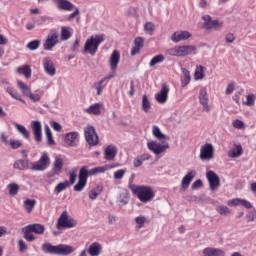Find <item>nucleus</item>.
Instances as JSON below:
<instances>
[{"mask_svg":"<svg viewBox=\"0 0 256 256\" xmlns=\"http://www.w3.org/2000/svg\"><path fill=\"white\" fill-rule=\"evenodd\" d=\"M144 30L147 35H153V31H155V25L151 22H147L144 26Z\"/></svg>","mask_w":256,"mask_h":256,"instance_id":"nucleus-55","label":"nucleus"},{"mask_svg":"<svg viewBox=\"0 0 256 256\" xmlns=\"http://www.w3.org/2000/svg\"><path fill=\"white\" fill-rule=\"evenodd\" d=\"M65 143L68 147H77L79 145V132L73 131L66 133Z\"/></svg>","mask_w":256,"mask_h":256,"instance_id":"nucleus-17","label":"nucleus"},{"mask_svg":"<svg viewBox=\"0 0 256 256\" xmlns=\"http://www.w3.org/2000/svg\"><path fill=\"white\" fill-rule=\"evenodd\" d=\"M227 205L229 207H245V209H253V205L251 204V202L242 199V198H234L231 199L227 202Z\"/></svg>","mask_w":256,"mask_h":256,"instance_id":"nucleus-19","label":"nucleus"},{"mask_svg":"<svg viewBox=\"0 0 256 256\" xmlns=\"http://www.w3.org/2000/svg\"><path fill=\"white\" fill-rule=\"evenodd\" d=\"M134 167H141L143 165V162L141 161L140 157H136L133 161Z\"/></svg>","mask_w":256,"mask_h":256,"instance_id":"nucleus-64","label":"nucleus"},{"mask_svg":"<svg viewBox=\"0 0 256 256\" xmlns=\"http://www.w3.org/2000/svg\"><path fill=\"white\" fill-rule=\"evenodd\" d=\"M17 87L18 89H20L24 97H28L29 95H31V86L25 84V82L17 81Z\"/></svg>","mask_w":256,"mask_h":256,"instance_id":"nucleus-38","label":"nucleus"},{"mask_svg":"<svg viewBox=\"0 0 256 256\" xmlns=\"http://www.w3.org/2000/svg\"><path fill=\"white\" fill-rule=\"evenodd\" d=\"M152 135L155 139H158V141H165L167 139V135L163 134L159 126H152Z\"/></svg>","mask_w":256,"mask_h":256,"instance_id":"nucleus-36","label":"nucleus"},{"mask_svg":"<svg viewBox=\"0 0 256 256\" xmlns=\"http://www.w3.org/2000/svg\"><path fill=\"white\" fill-rule=\"evenodd\" d=\"M206 178L208 179L210 189L212 191H217V189L220 185L219 176L214 171L210 170L206 173Z\"/></svg>","mask_w":256,"mask_h":256,"instance_id":"nucleus-16","label":"nucleus"},{"mask_svg":"<svg viewBox=\"0 0 256 256\" xmlns=\"http://www.w3.org/2000/svg\"><path fill=\"white\" fill-rule=\"evenodd\" d=\"M57 43H59V33H57V30H51L43 43V49L45 51H51Z\"/></svg>","mask_w":256,"mask_h":256,"instance_id":"nucleus-10","label":"nucleus"},{"mask_svg":"<svg viewBox=\"0 0 256 256\" xmlns=\"http://www.w3.org/2000/svg\"><path fill=\"white\" fill-rule=\"evenodd\" d=\"M107 85L108 84L106 82H104L103 79L95 82L93 88L96 91V95H98V96L101 95L103 93V89H105L107 87Z\"/></svg>","mask_w":256,"mask_h":256,"instance_id":"nucleus-40","label":"nucleus"},{"mask_svg":"<svg viewBox=\"0 0 256 256\" xmlns=\"http://www.w3.org/2000/svg\"><path fill=\"white\" fill-rule=\"evenodd\" d=\"M117 157V147L109 145L104 151V159L106 161H113Z\"/></svg>","mask_w":256,"mask_h":256,"instance_id":"nucleus-29","label":"nucleus"},{"mask_svg":"<svg viewBox=\"0 0 256 256\" xmlns=\"http://www.w3.org/2000/svg\"><path fill=\"white\" fill-rule=\"evenodd\" d=\"M199 159L201 161H211L215 159V146L211 143H205L200 147Z\"/></svg>","mask_w":256,"mask_h":256,"instance_id":"nucleus-7","label":"nucleus"},{"mask_svg":"<svg viewBox=\"0 0 256 256\" xmlns=\"http://www.w3.org/2000/svg\"><path fill=\"white\" fill-rule=\"evenodd\" d=\"M203 256H225V252L221 248L206 247L202 250Z\"/></svg>","mask_w":256,"mask_h":256,"instance_id":"nucleus-26","label":"nucleus"},{"mask_svg":"<svg viewBox=\"0 0 256 256\" xmlns=\"http://www.w3.org/2000/svg\"><path fill=\"white\" fill-rule=\"evenodd\" d=\"M255 94H248L246 96V101L243 102V105H246L247 107H253L255 105Z\"/></svg>","mask_w":256,"mask_h":256,"instance_id":"nucleus-50","label":"nucleus"},{"mask_svg":"<svg viewBox=\"0 0 256 256\" xmlns=\"http://www.w3.org/2000/svg\"><path fill=\"white\" fill-rule=\"evenodd\" d=\"M205 77V67L199 65L195 69L194 79L195 81H201Z\"/></svg>","mask_w":256,"mask_h":256,"instance_id":"nucleus-41","label":"nucleus"},{"mask_svg":"<svg viewBox=\"0 0 256 256\" xmlns=\"http://www.w3.org/2000/svg\"><path fill=\"white\" fill-rule=\"evenodd\" d=\"M31 129L34 135V141H36V143H41V141H43V125L41 124V121H32Z\"/></svg>","mask_w":256,"mask_h":256,"instance_id":"nucleus-12","label":"nucleus"},{"mask_svg":"<svg viewBox=\"0 0 256 256\" xmlns=\"http://www.w3.org/2000/svg\"><path fill=\"white\" fill-rule=\"evenodd\" d=\"M216 211H217V213H219V215H224V216H227L231 213V210L227 206H224V205L218 206L216 208Z\"/></svg>","mask_w":256,"mask_h":256,"instance_id":"nucleus-53","label":"nucleus"},{"mask_svg":"<svg viewBox=\"0 0 256 256\" xmlns=\"http://www.w3.org/2000/svg\"><path fill=\"white\" fill-rule=\"evenodd\" d=\"M87 179H89V170H87V167L84 166L80 169L78 175V182L74 186V191H83V189H85V187L87 186Z\"/></svg>","mask_w":256,"mask_h":256,"instance_id":"nucleus-9","label":"nucleus"},{"mask_svg":"<svg viewBox=\"0 0 256 256\" xmlns=\"http://www.w3.org/2000/svg\"><path fill=\"white\" fill-rule=\"evenodd\" d=\"M16 131L24 138V139H29L30 137V133L29 130H27V128L21 124L18 123H13Z\"/></svg>","mask_w":256,"mask_h":256,"instance_id":"nucleus-37","label":"nucleus"},{"mask_svg":"<svg viewBox=\"0 0 256 256\" xmlns=\"http://www.w3.org/2000/svg\"><path fill=\"white\" fill-rule=\"evenodd\" d=\"M53 3L60 11H73L75 9V5L69 0H53Z\"/></svg>","mask_w":256,"mask_h":256,"instance_id":"nucleus-24","label":"nucleus"},{"mask_svg":"<svg viewBox=\"0 0 256 256\" xmlns=\"http://www.w3.org/2000/svg\"><path fill=\"white\" fill-rule=\"evenodd\" d=\"M137 229H143L145 225L149 224V218L147 216L139 215L134 219Z\"/></svg>","mask_w":256,"mask_h":256,"instance_id":"nucleus-35","label":"nucleus"},{"mask_svg":"<svg viewBox=\"0 0 256 256\" xmlns=\"http://www.w3.org/2000/svg\"><path fill=\"white\" fill-rule=\"evenodd\" d=\"M42 65L46 75H49V77H55L57 74V69L55 68L53 60H51L49 57H46L43 59Z\"/></svg>","mask_w":256,"mask_h":256,"instance_id":"nucleus-15","label":"nucleus"},{"mask_svg":"<svg viewBox=\"0 0 256 256\" xmlns=\"http://www.w3.org/2000/svg\"><path fill=\"white\" fill-rule=\"evenodd\" d=\"M101 191H103V188L99 186L97 188L90 190L89 199L95 200L97 197H99V195H101Z\"/></svg>","mask_w":256,"mask_h":256,"instance_id":"nucleus-51","label":"nucleus"},{"mask_svg":"<svg viewBox=\"0 0 256 256\" xmlns=\"http://www.w3.org/2000/svg\"><path fill=\"white\" fill-rule=\"evenodd\" d=\"M118 202L120 203V205H127V203H129V191L122 190L120 192Z\"/></svg>","mask_w":256,"mask_h":256,"instance_id":"nucleus-43","label":"nucleus"},{"mask_svg":"<svg viewBox=\"0 0 256 256\" xmlns=\"http://www.w3.org/2000/svg\"><path fill=\"white\" fill-rule=\"evenodd\" d=\"M7 187L9 190V195H11V197H15V195L19 193V185L17 183H10Z\"/></svg>","mask_w":256,"mask_h":256,"instance_id":"nucleus-48","label":"nucleus"},{"mask_svg":"<svg viewBox=\"0 0 256 256\" xmlns=\"http://www.w3.org/2000/svg\"><path fill=\"white\" fill-rule=\"evenodd\" d=\"M35 205H37V201L31 200V199H26L24 201V209L27 211V213H31L33 209H35Z\"/></svg>","mask_w":256,"mask_h":256,"instance_id":"nucleus-45","label":"nucleus"},{"mask_svg":"<svg viewBox=\"0 0 256 256\" xmlns=\"http://www.w3.org/2000/svg\"><path fill=\"white\" fill-rule=\"evenodd\" d=\"M121 61V53L118 50H114L109 59V65L111 71L115 73L117 71V67L119 66V62Z\"/></svg>","mask_w":256,"mask_h":256,"instance_id":"nucleus-22","label":"nucleus"},{"mask_svg":"<svg viewBox=\"0 0 256 256\" xmlns=\"http://www.w3.org/2000/svg\"><path fill=\"white\" fill-rule=\"evenodd\" d=\"M17 73H19L20 75H24V77H26V79H29V77H31V67L28 65L18 67Z\"/></svg>","mask_w":256,"mask_h":256,"instance_id":"nucleus-44","label":"nucleus"},{"mask_svg":"<svg viewBox=\"0 0 256 256\" xmlns=\"http://www.w3.org/2000/svg\"><path fill=\"white\" fill-rule=\"evenodd\" d=\"M84 135L88 145L91 147H95V145L99 144V136L93 126L86 127L84 129Z\"/></svg>","mask_w":256,"mask_h":256,"instance_id":"nucleus-11","label":"nucleus"},{"mask_svg":"<svg viewBox=\"0 0 256 256\" xmlns=\"http://www.w3.org/2000/svg\"><path fill=\"white\" fill-rule=\"evenodd\" d=\"M22 232L24 234V239L31 243L35 241V236L33 235V233H35L36 235H43L45 233V226H43V224H30L25 226L22 229Z\"/></svg>","mask_w":256,"mask_h":256,"instance_id":"nucleus-5","label":"nucleus"},{"mask_svg":"<svg viewBox=\"0 0 256 256\" xmlns=\"http://www.w3.org/2000/svg\"><path fill=\"white\" fill-rule=\"evenodd\" d=\"M70 187L71 184L69 183V180L59 182L54 188V194L59 195L60 193H63V191H67Z\"/></svg>","mask_w":256,"mask_h":256,"instance_id":"nucleus-32","label":"nucleus"},{"mask_svg":"<svg viewBox=\"0 0 256 256\" xmlns=\"http://www.w3.org/2000/svg\"><path fill=\"white\" fill-rule=\"evenodd\" d=\"M41 249L46 255L69 256L75 253V247L68 244L53 245L46 242L42 244Z\"/></svg>","mask_w":256,"mask_h":256,"instance_id":"nucleus-1","label":"nucleus"},{"mask_svg":"<svg viewBox=\"0 0 256 256\" xmlns=\"http://www.w3.org/2000/svg\"><path fill=\"white\" fill-rule=\"evenodd\" d=\"M73 227H77V221L69 216V213H67V211L62 212L57 221V229H73Z\"/></svg>","mask_w":256,"mask_h":256,"instance_id":"nucleus-6","label":"nucleus"},{"mask_svg":"<svg viewBox=\"0 0 256 256\" xmlns=\"http://www.w3.org/2000/svg\"><path fill=\"white\" fill-rule=\"evenodd\" d=\"M51 165V158L47 152H43L38 161L31 166L32 171H45Z\"/></svg>","mask_w":256,"mask_h":256,"instance_id":"nucleus-8","label":"nucleus"},{"mask_svg":"<svg viewBox=\"0 0 256 256\" xmlns=\"http://www.w3.org/2000/svg\"><path fill=\"white\" fill-rule=\"evenodd\" d=\"M150 109H151V102L149 101V98H147V95H143L142 111H144V113H149Z\"/></svg>","mask_w":256,"mask_h":256,"instance_id":"nucleus-47","label":"nucleus"},{"mask_svg":"<svg viewBox=\"0 0 256 256\" xmlns=\"http://www.w3.org/2000/svg\"><path fill=\"white\" fill-rule=\"evenodd\" d=\"M50 127H52V129L54 131H57L58 133H61L63 126H61V124H59L58 122L55 121H50Z\"/></svg>","mask_w":256,"mask_h":256,"instance_id":"nucleus-59","label":"nucleus"},{"mask_svg":"<svg viewBox=\"0 0 256 256\" xmlns=\"http://www.w3.org/2000/svg\"><path fill=\"white\" fill-rule=\"evenodd\" d=\"M27 97H29V99L33 101V103H37L38 101H41V94L39 93L33 94V92H31L30 94H28Z\"/></svg>","mask_w":256,"mask_h":256,"instance_id":"nucleus-58","label":"nucleus"},{"mask_svg":"<svg viewBox=\"0 0 256 256\" xmlns=\"http://www.w3.org/2000/svg\"><path fill=\"white\" fill-rule=\"evenodd\" d=\"M155 99L160 105L167 103V99H169V84H162L160 91L155 95Z\"/></svg>","mask_w":256,"mask_h":256,"instance_id":"nucleus-14","label":"nucleus"},{"mask_svg":"<svg viewBox=\"0 0 256 256\" xmlns=\"http://www.w3.org/2000/svg\"><path fill=\"white\" fill-rule=\"evenodd\" d=\"M192 36L189 31H177L171 35V41H173V43H181V41L191 39Z\"/></svg>","mask_w":256,"mask_h":256,"instance_id":"nucleus-18","label":"nucleus"},{"mask_svg":"<svg viewBox=\"0 0 256 256\" xmlns=\"http://www.w3.org/2000/svg\"><path fill=\"white\" fill-rule=\"evenodd\" d=\"M41 45L40 40H33L27 44V48L30 51H37V48Z\"/></svg>","mask_w":256,"mask_h":256,"instance_id":"nucleus-54","label":"nucleus"},{"mask_svg":"<svg viewBox=\"0 0 256 256\" xmlns=\"http://www.w3.org/2000/svg\"><path fill=\"white\" fill-rule=\"evenodd\" d=\"M6 91L12 97V99H16L17 101L24 103L23 99H21V95H19V92H17L15 88L8 86Z\"/></svg>","mask_w":256,"mask_h":256,"instance_id":"nucleus-42","label":"nucleus"},{"mask_svg":"<svg viewBox=\"0 0 256 256\" xmlns=\"http://www.w3.org/2000/svg\"><path fill=\"white\" fill-rule=\"evenodd\" d=\"M243 155V147L241 145H236L235 148L231 149L228 152V157L232 159H237Z\"/></svg>","mask_w":256,"mask_h":256,"instance_id":"nucleus-34","label":"nucleus"},{"mask_svg":"<svg viewBox=\"0 0 256 256\" xmlns=\"http://www.w3.org/2000/svg\"><path fill=\"white\" fill-rule=\"evenodd\" d=\"M87 253L89 256H101L103 253V244L97 241L92 242L87 248Z\"/></svg>","mask_w":256,"mask_h":256,"instance_id":"nucleus-21","label":"nucleus"},{"mask_svg":"<svg viewBox=\"0 0 256 256\" xmlns=\"http://www.w3.org/2000/svg\"><path fill=\"white\" fill-rule=\"evenodd\" d=\"M199 102L203 105V111H211L209 107V96H207V88L201 87L199 91Z\"/></svg>","mask_w":256,"mask_h":256,"instance_id":"nucleus-20","label":"nucleus"},{"mask_svg":"<svg viewBox=\"0 0 256 256\" xmlns=\"http://www.w3.org/2000/svg\"><path fill=\"white\" fill-rule=\"evenodd\" d=\"M196 175H197V171L191 170L182 178V181H181L182 191H185V189H189V185H191V181L195 179Z\"/></svg>","mask_w":256,"mask_h":256,"instance_id":"nucleus-23","label":"nucleus"},{"mask_svg":"<svg viewBox=\"0 0 256 256\" xmlns=\"http://www.w3.org/2000/svg\"><path fill=\"white\" fill-rule=\"evenodd\" d=\"M143 45H144L143 38L138 37V38H136V39L134 40V46H135V47H138V48L141 49V48L143 47Z\"/></svg>","mask_w":256,"mask_h":256,"instance_id":"nucleus-63","label":"nucleus"},{"mask_svg":"<svg viewBox=\"0 0 256 256\" xmlns=\"http://www.w3.org/2000/svg\"><path fill=\"white\" fill-rule=\"evenodd\" d=\"M105 41L103 34H96L88 37L84 43V53L88 55H95L99 51V45Z\"/></svg>","mask_w":256,"mask_h":256,"instance_id":"nucleus-3","label":"nucleus"},{"mask_svg":"<svg viewBox=\"0 0 256 256\" xmlns=\"http://www.w3.org/2000/svg\"><path fill=\"white\" fill-rule=\"evenodd\" d=\"M73 37V28L62 26L60 31L61 41H69Z\"/></svg>","mask_w":256,"mask_h":256,"instance_id":"nucleus-30","label":"nucleus"},{"mask_svg":"<svg viewBox=\"0 0 256 256\" xmlns=\"http://www.w3.org/2000/svg\"><path fill=\"white\" fill-rule=\"evenodd\" d=\"M45 131V137H46V143L48 147H53L55 145V139H53V132L51 131V128L49 125L44 126Z\"/></svg>","mask_w":256,"mask_h":256,"instance_id":"nucleus-31","label":"nucleus"},{"mask_svg":"<svg viewBox=\"0 0 256 256\" xmlns=\"http://www.w3.org/2000/svg\"><path fill=\"white\" fill-rule=\"evenodd\" d=\"M9 145H10L11 149H19V147H21V145H23V143L17 139H10Z\"/></svg>","mask_w":256,"mask_h":256,"instance_id":"nucleus-56","label":"nucleus"},{"mask_svg":"<svg viewBox=\"0 0 256 256\" xmlns=\"http://www.w3.org/2000/svg\"><path fill=\"white\" fill-rule=\"evenodd\" d=\"M60 173H63V159L55 158L49 177H55Z\"/></svg>","mask_w":256,"mask_h":256,"instance_id":"nucleus-25","label":"nucleus"},{"mask_svg":"<svg viewBox=\"0 0 256 256\" xmlns=\"http://www.w3.org/2000/svg\"><path fill=\"white\" fill-rule=\"evenodd\" d=\"M125 173H127L125 169L117 170L114 172V179H123V177H125Z\"/></svg>","mask_w":256,"mask_h":256,"instance_id":"nucleus-61","label":"nucleus"},{"mask_svg":"<svg viewBox=\"0 0 256 256\" xmlns=\"http://www.w3.org/2000/svg\"><path fill=\"white\" fill-rule=\"evenodd\" d=\"M18 247H19L20 253L27 251V244L25 243V241H23L21 239L18 241Z\"/></svg>","mask_w":256,"mask_h":256,"instance_id":"nucleus-62","label":"nucleus"},{"mask_svg":"<svg viewBox=\"0 0 256 256\" xmlns=\"http://www.w3.org/2000/svg\"><path fill=\"white\" fill-rule=\"evenodd\" d=\"M129 189L141 203H151L155 199V191L151 186L129 184Z\"/></svg>","mask_w":256,"mask_h":256,"instance_id":"nucleus-2","label":"nucleus"},{"mask_svg":"<svg viewBox=\"0 0 256 256\" xmlns=\"http://www.w3.org/2000/svg\"><path fill=\"white\" fill-rule=\"evenodd\" d=\"M234 129H245V123L239 119H236L232 122Z\"/></svg>","mask_w":256,"mask_h":256,"instance_id":"nucleus-57","label":"nucleus"},{"mask_svg":"<svg viewBox=\"0 0 256 256\" xmlns=\"http://www.w3.org/2000/svg\"><path fill=\"white\" fill-rule=\"evenodd\" d=\"M163 61H165V56L163 54H158L150 60L149 67H155V65H159V63H163Z\"/></svg>","mask_w":256,"mask_h":256,"instance_id":"nucleus-46","label":"nucleus"},{"mask_svg":"<svg viewBox=\"0 0 256 256\" xmlns=\"http://www.w3.org/2000/svg\"><path fill=\"white\" fill-rule=\"evenodd\" d=\"M167 55L171 57H188V55H197V46L180 45L167 50Z\"/></svg>","mask_w":256,"mask_h":256,"instance_id":"nucleus-4","label":"nucleus"},{"mask_svg":"<svg viewBox=\"0 0 256 256\" xmlns=\"http://www.w3.org/2000/svg\"><path fill=\"white\" fill-rule=\"evenodd\" d=\"M202 19L204 21V29H206L207 31H211V26L213 25V19L211 18V16L204 15Z\"/></svg>","mask_w":256,"mask_h":256,"instance_id":"nucleus-49","label":"nucleus"},{"mask_svg":"<svg viewBox=\"0 0 256 256\" xmlns=\"http://www.w3.org/2000/svg\"><path fill=\"white\" fill-rule=\"evenodd\" d=\"M13 169H18V171H25L29 169V160H16L13 164Z\"/></svg>","mask_w":256,"mask_h":256,"instance_id":"nucleus-33","label":"nucleus"},{"mask_svg":"<svg viewBox=\"0 0 256 256\" xmlns=\"http://www.w3.org/2000/svg\"><path fill=\"white\" fill-rule=\"evenodd\" d=\"M101 111H103V103H94L85 109L88 115H101Z\"/></svg>","mask_w":256,"mask_h":256,"instance_id":"nucleus-28","label":"nucleus"},{"mask_svg":"<svg viewBox=\"0 0 256 256\" xmlns=\"http://www.w3.org/2000/svg\"><path fill=\"white\" fill-rule=\"evenodd\" d=\"M188 83H191V73L189 72V70L183 68L182 69L181 85H182V87H187Z\"/></svg>","mask_w":256,"mask_h":256,"instance_id":"nucleus-39","label":"nucleus"},{"mask_svg":"<svg viewBox=\"0 0 256 256\" xmlns=\"http://www.w3.org/2000/svg\"><path fill=\"white\" fill-rule=\"evenodd\" d=\"M77 170H72L70 173H69V181L68 183L71 185H74L75 184V181L77 179V174H76Z\"/></svg>","mask_w":256,"mask_h":256,"instance_id":"nucleus-60","label":"nucleus"},{"mask_svg":"<svg viewBox=\"0 0 256 256\" xmlns=\"http://www.w3.org/2000/svg\"><path fill=\"white\" fill-rule=\"evenodd\" d=\"M223 25H225L223 20H213L212 26H210V30L214 29L215 31H219V29H223Z\"/></svg>","mask_w":256,"mask_h":256,"instance_id":"nucleus-52","label":"nucleus"},{"mask_svg":"<svg viewBox=\"0 0 256 256\" xmlns=\"http://www.w3.org/2000/svg\"><path fill=\"white\" fill-rule=\"evenodd\" d=\"M115 167H117V165H104V166L95 167L88 171V177L89 175L92 176V175H99L100 173H105V171L115 169Z\"/></svg>","mask_w":256,"mask_h":256,"instance_id":"nucleus-27","label":"nucleus"},{"mask_svg":"<svg viewBox=\"0 0 256 256\" xmlns=\"http://www.w3.org/2000/svg\"><path fill=\"white\" fill-rule=\"evenodd\" d=\"M147 147L154 155H161V153H165L166 149H169V143L161 144L157 141H150L147 143Z\"/></svg>","mask_w":256,"mask_h":256,"instance_id":"nucleus-13","label":"nucleus"}]
</instances>
